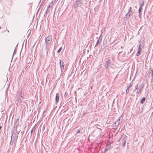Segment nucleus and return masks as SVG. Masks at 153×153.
<instances>
[{
	"label": "nucleus",
	"instance_id": "9d476101",
	"mask_svg": "<svg viewBox=\"0 0 153 153\" xmlns=\"http://www.w3.org/2000/svg\"><path fill=\"white\" fill-rule=\"evenodd\" d=\"M141 47H144V45H141V44H140V45H139V47H138V52L140 53V52H141V51H142Z\"/></svg>",
	"mask_w": 153,
	"mask_h": 153
},
{
	"label": "nucleus",
	"instance_id": "412c9836",
	"mask_svg": "<svg viewBox=\"0 0 153 153\" xmlns=\"http://www.w3.org/2000/svg\"><path fill=\"white\" fill-rule=\"evenodd\" d=\"M140 52H138L136 54V55L137 56H138L140 55Z\"/></svg>",
	"mask_w": 153,
	"mask_h": 153
},
{
	"label": "nucleus",
	"instance_id": "393cba45",
	"mask_svg": "<svg viewBox=\"0 0 153 153\" xmlns=\"http://www.w3.org/2000/svg\"><path fill=\"white\" fill-rule=\"evenodd\" d=\"M85 113H84V114H83V115L82 116H82H84V115H85Z\"/></svg>",
	"mask_w": 153,
	"mask_h": 153
},
{
	"label": "nucleus",
	"instance_id": "2eb2a0df",
	"mask_svg": "<svg viewBox=\"0 0 153 153\" xmlns=\"http://www.w3.org/2000/svg\"><path fill=\"white\" fill-rule=\"evenodd\" d=\"M100 38H99L98 40L97 41L95 47L97 46L99 44H100V43L101 40H100Z\"/></svg>",
	"mask_w": 153,
	"mask_h": 153
},
{
	"label": "nucleus",
	"instance_id": "cd10ccee",
	"mask_svg": "<svg viewBox=\"0 0 153 153\" xmlns=\"http://www.w3.org/2000/svg\"><path fill=\"white\" fill-rule=\"evenodd\" d=\"M130 86H131V85H130V86H129L128 88H129V87H130Z\"/></svg>",
	"mask_w": 153,
	"mask_h": 153
},
{
	"label": "nucleus",
	"instance_id": "9b49d317",
	"mask_svg": "<svg viewBox=\"0 0 153 153\" xmlns=\"http://www.w3.org/2000/svg\"><path fill=\"white\" fill-rule=\"evenodd\" d=\"M22 97V96L21 95L19 94V96L18 98V102H19L20 103H21L22 102V100L21 99V98Z\"/></svg>",
	"mask_w": 153,
	"mask_h": 153
},
{
	"label": "nucleus",
	"instance_id": "f257e3e1",
	"mask_svg": "<svg viewBox=\"0 0 153 153\" xmlns=\"http://www.w3.org/2000/svg\"><path fill=\"white\" fill-rule=\"evenodd\" d=\"M113 64L112 63V61L110 59H108L105 65V66L106 68L110 69L113 68Z\"/></svg>",
	"mask_w": 153,
	"mask_h": 153
},
{
	"label": "nucleus",
	"instance_id": "f03ea898",
	"mask_svg": "<svg viewBox=\"0 0 153 153\" xmlns=\"http://www.w3.org/2000/svg\"><path fill=\"white\" fill-rule=\"evenodd\" d=\"M52 41V37L51 36H48L45 39V42L47 47L49 46Z\"/></svg>",
	"mask_w": 153,
	"mask_h": 153
},
{
	"label": "nucleus",
	"instance_id": "4be33fe9",
	"mask_svg": "<svg viewBox=\"0 0 153 153\" xmlns=\"http://www.w3.org/2000/svg\"><path fill=\"white\" fill-rule=\"evenodd\" d=\"M50 7H50V6H49H49H48V8H47V10H46V13H47V12H48V11H49V10H48V8H50Z\"/></svg>",
	"mask_w": 153,
	"mask_h": 153
},
{
	"label": "nucleus",
	"instance_id": "39448f33",
	"mask_svg": "<svg viewBox=\"0 0 153 153\" xmlns=\"http://www.w3.org/2000/svg\"><path fill=\"white\" fill-rule=\"evenodd\" d=\"M123 120V117L121 116L119 118V119L114 122V125L116 126H118L122 122Z\"/></svg>",
	"mask_w": 153,
	"mask_h": 153
},
{
	"label": "nucleus",
	"instance_id": "5701e85b",
	"mask_svg": "<svg viewBox=\"0 0 153 153\" xmlns=\"http://www.w3.org/2000/svg\"><path fill=\"white\" fill-rule=\"evenodd\" d=\"M80 132V130H78L77 132V134H78V133H79Z\"/></svg>",
	"mask_w": 153,
	"mask_h": 153
},
{
	"label": "nucleus",
	"instance_id": "7ed1b4c3",
	"mask_svg": "<svg viewBox=\"0 0 153 153\" xmlns=\"http://www.w3.org/2000/svg\"><path fill=\"white\" fill-rule=\"evenodd\" d=\"M144 84L143 83H141L137 87V89L136 92L137 94H140L142 92V89L143 88Z\"/></svg>",
	"mask_w": 153,
	"mask_h": 153
},
{
	"label": "nucleus",
	"instance_id": "b1692460",
	"mask_svg": "<svg viewBox=\"0 0 153 153\" xmlns=\"http://www.w3.org/2000/svg\"><path fill=\"white\" fill-rule=\"evenodd\" d=\"M139 5H140V7H141L142 8L143 6L144 5H142V4H139Z\"/></svg>",
	"mask_w": 153,
	"mask_h": 153
},
{
	"label": "nucleus",
	"instance_id": "f8f14e48",
	"mask_svg": "<svg viewBox=\"0 0 153 153\" xmlns=\"http://www.w3.org/2000/svg\"><path fill=\"white\" fill-rule=\"evenodd\" d=\"M139 4L144 5V1L143 0H139Z\"/></svg>",
	"mask_w": 153,
	"mask_h": 153
},
{
	"label": "nucleus",
	"instance_id": "f3484780",
	"mask_svg": "<svg viewBox=\"0 0 153 153\" xmlns=\"http://www.w3.org/2000/svg\"><path fill=\"white\" fill-rule=\"evenodd\" d=\"M146 100V98L145 97H143L141 99L140 103L141 104H143V102Z\"/></svg>",
	"mask_w": 153,
	"mask_h": 153
},
{
	"label": "nucleus",
	"instance_id": "0eeeda50",
	"mask_svg": "<svg viewBox=\"0 0 153 153\" xmlns=\"http://www.w3.org/2000/svg\"><path fill=\"white\" fill-rule=\"evenodd\" d=\"M131 7H130L128 9V11L127 13L126 14V16H127V17L130 16L132 14V11L131 10Z\"/></svg>",
	"mask_w": 153,
	"mask_h": 153
},
{
	"label": "nucleus",
	"instance_id": "ddd939ff",
	"mask_svg": "<svg viewBox=\"0 0 153 153\" xmlns=\"http://www.w3.org/2000/svg\"><path fill=\"white\" fill-rule=\"evenodd\" d=\"M123 140V143H122V145L123 146V147H124V146L125 145L126 143V140L125 139H123L122 140Z\"/></svg>",
	"mask_w": 153,
	"mask_h": 153
},
{
	"label": "nucleus",
	"instance_id": "20e7f679",
	"mask_svg": "<svg viewBox=\"0 0 153 153\" xmlns=\"http://www.w3.org/2000/svg\"><path fill=\"white\" fill-rule=\"evenodd\" d=\"M59 64L60 66V68H61V71L62 73V72H64L65 71L64 69L65 64L63 61L60 60Z\"/></svg>",
	"mask_w": 153,
	"mask_h": 153
},
{
	"label": "nucleus",
	"instance_id": "bb28decb",
	"mask_svg": "<svg viewBox=\"0 0 153 153\" xmlns=\"http://www.w3.org/2000/svg\"><path fill=\"white\" fill-rule=\"evenodd\" d=\"M130 86H131V85H130V86H129L128 88H129V87H130Z\"/></svg>",
	"mask_w": 153,
	"mask_h": 153
},
{
	"label": "nucleus",
	"instance_id": "4468645a",
	"mask_svg": "<svg viewBox=\"0 0 153 153\" xmlns=\"http://www.w3.org/2000/svg\"><path fill=\"white\" fill-rule=\"evenodd\" d=\"M142 10V8L140 7L139 9L138 10V11L139 12V16H141V10Z\"/></svg>",
	"mask_w": 153,
	"mask_h": 153
},
{
	"label": "nucleus",
	"instance_id": "dca6fc26",
	"mask_svg": "<svg viewBox=\"0 0 153 153\" xmlns=\"http://www.w3.org/2000/svg\"><path fill=\"white\" fill-rule=\"evenodd\" d=\"M35 126H34L33 128H32V129L31 131H30V133H31V135H32V132L33 131H35Z\"/></svg>",
	"mask_w": 153,
	"mask_h": 153
},
{
	"label": "nucleus",
	"instance_id": "a211bd4d",
	"mask_svg": "<svg viewBox=\"0 0 153 153\" xmlns=\"http://www.w3.org/2000/svg\"><path fill=\"white\" fill-rule=\"evenodd\" d=\"M53 1H52L50 3L49 6H50V7H52V6H53Z\"/></svg>",
	"mask_w": 153,
	"mask_h": 153
},
{
	"label": "nucleus",
	"instance_id": "6ab92c4d",
	"mask_svg": "<svg viewBox=\"0 0 153 153\" xmlns=\"http://www.w3.org/2000/svg\"><path fill=\"white\" fill-rule=\"evenodd\" d=\"M62 49V48L61 47L57 51L58 53H59Z\"/></svg>",
	"mask_w": 153,
	"mask_h": 153
},
{
	"label": "nucleus",
	"instance_id": "423d86ee",
	"mask_svg": "<svg viewBox=\"0 0 153 153\" xmlns=\"http://www.w3.org/2000/svg\"><path fill=\"white\" fill-rule=\"evenodd\" d=\"M83 0H76L74 3V5L75 7L76 8L78 6L79 4H81L82 3V1Z\"/></svg>",
	"mask_w": 153,
	"mask_h": 153
},
{
	"label": "nucleus",
	"instance_id": "6e6552de",
	"mask_svg": "<svg viewBox=\"0 0 153 153\" xmlns=\"http://www.w3.org/2000/svg\"><path fill=\"white\" fill-rule=\"evenodd\" d=\"M112 148V146L110 145H108L105 149L104 151L102 153H106V152Z\"/></svg>",
	"mask_w": 153,
	"mask_h": 153
},
{
	"label": "nucleus",
	"instance_id": "a878e982",
	"mask_svg": "<svg viewBox=\"0 0 153 153\" xmlns=\"http://www.w3.org/2000/svg\"><path fill=\"white\" fill-rule=\"evenodd\" d=\"M1 126H0V129H1Z\"/></svg>",
	"mask_w": 153,
	"mask_h": 153
},
{
	"label": "nucleus",
	"instance_id": "aec40b11",
	"mask_svg": "<svg viewBox=\"0 0 153 153\" xmlns=\"http://www.w3.org/2000/svg\"><path fill=\"white\" fill-rule=\"evenodd\" d=\"M129 92L128 88L126 91V93L127 94Z\"/></svg>",
	"mask_w": 153,
	"mask_h": 153
},
{
	"label": "nucleus",
	"instance_id": "1a4fd4ad",
	"mask_svg": "<svg viewBox=\"0 0 153 153\" xmlns=\"http://www.w3.org/2000/svg\"><path fill=\"white\" fill-rule=\"evenodd\" d=\"M59 98V93H57L56 94V96L55 98V101L56 103H57L58 102Z\"/></svg>",
	"mask_w": 153,
	"mask_h": 153
}]
</instances>
